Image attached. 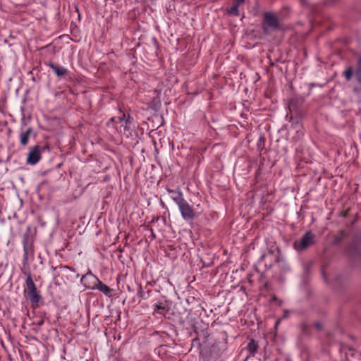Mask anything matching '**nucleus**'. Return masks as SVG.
Segmentation results:
<instances>
[{"label":"nucleus","instance_id":"f257e3e1","mask_svg":"<svg viewBox=\"0 0 361 361\" xmlns=\"http://www.w3.org/2000/svg\"><path fill=\"white\" fill-rule=\"evenodd\" d=\"M262 27L265 33L279 29V20L276 14L266 12L264 14Z\"/></svg>","mask_w":361,"mask_h":361},{"label":"nucleus","instance_id":"f03ea898","mask_svg":"<svg viewBox=\"0 0 361 361\" xmlns=\"http://www.w3.org/2000/svg\"><path fill=\"white\" fill-rule=\"evenodd\" d=\"M23 263H27L29 257L34 255V245L33 240L30 236V231H27L23 234Z\"/></svg>","mask_w":361,"mask_h":361},{"label":"nucleus","instance_id":"7ed1b4c3","mask_svg":"<svg viewBox=\"0 0 361 361\" xmlns=\"http://www.w3.org/2000/svg\"><path fill=\"white\" fill-rule=\"evenodd\" d=\"M178 207L181 217L186 222H192L197 216L196 212L193 209L192 207L190 205L189 203L186 201V200L180 203Z\"/></svg>","mask_w":361,"mask_h":361},{"label":"nucleus","instance_id":"20e7f679","mask_svg":"<svg viewBox=\"0 0 361 361\" xmlns=\"http://www.w3.org/2000/svg\"><path fill=\"white\" fill-rule=\"evenodd\" d=\"M42 152L43 148L39 145H36L32 147L27 154L26 163L31 166L37 164L42 158Z\"/></svg>","mask_w":361,"mask_h":361},{"label":"nucleus","instance_id":"39448f33","mask_svg":"<svg viewBox=\"0 0 361 361\" xmlns=\"http://www.w3.org/2000/svg\"><path fill=\"white\" fill-rule=\"evenodd\" d=\"M314 235L311 231H307L299 241L294 243L295 248L302 250L314 243Z\"/></svg>","mask_w":361,"mask_h":361},{"label":"nucleus","instance_id":"423d86ee","mask_svg":"<svg viewBox=\"0 0 361 361\" xmlns=\"http://www.w3.org/2000/svg\"><path fill=\"white\" fill-rule=\"evenodd\" d=\"M353 74H355L357 82L361 84V56L358 59L357 68L355 71L352 67H348L343 71V75L347 81L352 78Z\"/></svg>","mask_w":361,"mask_h":361},{"label":"nucleus","instance_id":"0eeeda50","mask_svg":"<svg viewBox=\"0 0 361 361\" xmlns=\"http://www.w3.org/2000/svg\"><path fill=\"white\" fill-rule=\"evenodd\" d=\"M86 289L98 290L107 297H111L114 290L106 284L103 283L99 279L96 282H92V286L85 285Z\"/></svg>","mask_w":361,"mask_h":361},{"label":"nucleus","instance_id":"6e6552de","mask_svg":"<svg viewBox=\"0 0 361 361\" xmlns=\"http://www.w3.org/2000/svg\"><path fill=\"white\" fill-rule=\"evenodd\" d=\"M154 310H153V314H160L161 316H164L166 313H167L169 310V307L167 304V302H159L157 303H155L153 305Z\"/></svg>","mask_w":361,"mask_h":361},{"label":"nucleus","instance_id":"1a4fd4ad","mask_svg":"<svg viewBox=\"0 0 361 361\" xmlns=\"http://www.w3.org/2000/svg\"><path fill=\"white\" fill-rule=\"evenodd\" d=\"M168 192L171 195V198L177 205L185 200L183 192L180 190H168Z\"/></svg>","mask_w":361,"mask_h":361},{"label":"nucleus","instance_id":"9d476101","mask_svg":"<svg viewBox=\"0 0 361 361\" xmlns=\"http://www.w3.org/2000/svg\"><path fill=\"white\" fill-rule=\"evenodd\" d=\"M49 66L58 77H63L68 73V70L66 68L54 64L53 63H49Z\"/></svg>","mask_w":361,"mask_h":361},{"label":"nucleus","instance_id":"9b49d317","mask_svg":"<svg viewBox=\"0 0 361 361\" xmlns=\"http://www.w3.org/2000/svg\"><path fill=\"white\" fill-rule=\"evenodd\" d=\"M32 128H27L25 132H22L20 134V142L23 146H25L28 144L29 142V136L32 133Z\"/></svg>","mask_w":361,"mask_h":361},{"label":"nucleus","instance_id":"f8f14e48","mask_svg":"<svg viewBox=\"0 0 361 361\" xmlns=\"http://www.w3.org/2000/svg\"><path fill=\"white\" fill-rule=\"evenodd\" d=\"M25 285L26 289L25 290V292H26L27 293L37 289L30 274H28L26 277Z\"/></svg>","mask_w":361,"mask_h":361},{"label":"nucleus","instance_id":"ddd939ff","mask_svg":"<svg viewBox=\"0 0 361 361\" xmlns=\"http://www.w3.org/2000/svg\"><path fill=\"white\" fill-rule=\"evenodd\" d=\"M32 304L37 305L42 299L41 295L36 290L27 293Z\"/></svg>","mask_w":361,"mask_h":361},{"label":"nucleus","instance_id":"4468645a","mask_svg":"<svg viewBox=\"0 0 361 361\" xmlns=\"http://www.w3.org/2000/svg\"><path fill=\"white\" fill-rule=\"evenodd\" d=\"M246 348L250 355H255L257 351L258 345L254 339H251L248 343Z\"/></svg>","mask_w":361,"mask_h":361},{"label":"nucleus","instance_id":"2eb2a0df","mask_svg":"<svg viewBox=\"0 0 361 361\" xmlns=\"http://www.w3.org/2000/svg\"><path fill=\"white\" fill-rule=\"evenodd\" d=\"M279 266L281 268V273L285 274L290 270V267L286 262L281 260L278 262Z\"/></svg>","mask_w":361,"mask_h":361},{"label":"nucleus","instance_id":"dca6fc26","mask_svg":"<svg viewBox=\"0 0 361 361\" xmlns=\"http://www.w3.org/2000/svg\"><path fill=\"white\" fill-rule=\"evenodd\" d=\"M238 6L233 3V5L228 8V13L232 16H239Z\"/></svg>","mask_w":361,"mask_h":361},{"label":"nucleus","instance_id":"f3484780","mask_svg":"<svg viewBox=\"0 0 361 361\" xmlns=\"http://www.w3.org/2000/svg\"><path fill=\"white\" fill-rule=\"evenodd\" d=\"M90 277L92 279L94 280V282L97 281L99 280L98 277L92 274V271L90 269L88 270V271L86 273V274L83 275L81 279V282H83V281L87 278Z\"/></svg>","mask_w":361,"mask_h":361},{"label":"nucleus","instance_id":"a211bd4d","mask_svg":"<svg viewBox=\"0 0 361 361\" xmlns=\"http://www.w3.org/2000/svg\"><path fill=\"white\" fill-rule=\"evenodd\" d=\"M119 128H120V130H121V128H123L124 131L131 130L130 125L126 124V123L125 125L121 124Z\"/></svg>","mask_w":361,"mask_h":361},{"label":"nucleus","instance_id":"6ab92c4d","mask_svg":"<svg viewBox=\"0 0 361 361\" xmlns=\"http://www.w3.org/2000/svg\"><path fill=\"white\" fill-rule=\"evenodd\" d=\"M132 122H133V118L130 116H128L127 117H126L125 123L126 124L130 125L132 123Z\"/></svg>","mask_w":361,"mask_h":361},{"label":"nucleus","instance_id":"aec40b11","mask_svg":"<svg viewBox=\"0 0 361 361\" xmlns=\"http://www.w3.org/2000/svg\"><path fill=\"white\" fill-rule=\"evenodd\" d=\"M126 114H123L121 116H119V117L118 118V121L119 123L123 122V121H125V120H126Z\"/></svg>","mask_w":361,"mask_h":361},{"label":"nucleus","instance_id":"412c9836","mask_svg":"<svg viewBox=\"0 0 361 361\" xmlns=\"http://www.w3.org/2000/svg\"><path fill=\"white\" fill-rule=\"evenodd\" d=\"M244 3V0H235L234 1V4H235L236 5H238V6H240V5H241L242 4Z\"/></svg>","mask_w":361,"mask_h":361},{"label":"nucleus","instance_id":"4be33fe9","mask_svg":"<svg viewBox=\"0 0 361 361\" xmlns=\"http://www.w3.org/2000/svg\"><path fill=\"white\" fill-rule=\"evenodd\" d=\"M315 326L318 329H322V325L319 323L315 324Z\"/></svg>","mask_w":361,"mask_h":361},{"label":"nucleus","instance_id":"5701e85b","mask_svg":"<svg viewBox=\"0 0 361 361\" xmlns=\"http://www.w3.org/2000/svg\"><path fill=\"white\" fill-rule=\"evenodd\" d=\"M61 269H70V268H69V267H68V266H66V265H65V266H62V267H61Z\"/></svg>","mask_w":361,"mask_h":361},{"label":"nucleus","instance_id":"b1692460","mask_svg":"<svg viewBox=\"0 0 361 361\" xmlns=\"http://www.w3.org/2000/svg\"><path fill=\"white\" fill-rule=\"evenodd\" d=\"M151 232H152V236L154 238H155V234L153 233L152 230H151Z\"/></svg>","mask_w":361,"mask_h":361},{"label":"nucleus","instance_id":"393cba45","mask_svg":"<svg viewBox=\"0 0 361 361\" xmlns=\"http://www.w3.org/2000/svg\"><path fill=\"white\" fill-rule=\"evenodd\" d=\"M116 121V118H114V117H112V118L110 119V121H112V122H114V121Z\"/></svg>","mask_w":361,"mask_h":361}]
</instances>
